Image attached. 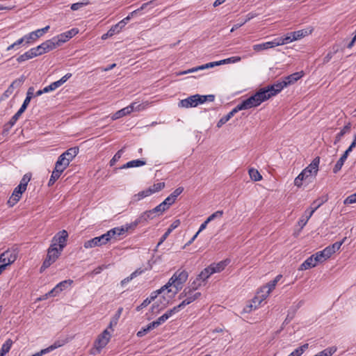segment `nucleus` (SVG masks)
<instances>
[{"instance_id":"obj_51","label":"nucleus","mask_w":356,"mask_h":356,"mask_svg":"<svg viewBox=\"0 0 356 356\" xmlns=\"http://www.w3.org/2000/svg\"><path fill=\"white\" fill-rule=\"evenodd\" d=\"M337 348L336 346H331L321 351L319 354L321 356H332L337 351Z\"/></svg>"},{"instance_id":"obj_14","label":"nucleus","mask_w":356,"mask_h":356,"mask_svg":"<svg viewBox=\"0 0 356 356\" xmlns=\"http://www.w3.org/2000/svg\"><path fill=\"white\" fill-rule=\"evenodd\" d=\"M26 190H24L21 186H17L15 188L11 196L8 200V204L10 207L15 205L21 199L22 195Z\"/></svg>"},{"instance_id":"obj_61","label":"nucleus","mask_w":356,"mask_h":356,"mask_svg":"<svg viewBox=\"0 0 356 356\" xmlns=\"http://www.w3.org/2000/svg\"><path fill=\"white\" fill-rule=\"evenodd\" d=\"M223 214V211H217L216 212H214L213 213H212L211 216H209L207 220L209 221V222L212 220H213L214 219L217 218H221Z\"/></svg>"},{"instance_id":"obj_62","label":"nucleus","mask_w":356,"mask_h":356,"mask_svg":"<svg viewBox=\"0 0 356 356\" xmlns=\"http://www.w3.org/2000/svg\"><path fill=\"white\" fill-rule=\"evenodd\" d=\"M215 99V95H200V101L201 104L204 103L205 102H213Z\"/></svg>"},{"instance_id":"obj_17","label":"nucleus","mask_w":356,"mask_h":356,"mask_svg":"<svg viewBox=\"0 0 356 356\" xmlns=\"http://www.w3.org/2000/svg\"><path fill=\"white\" fill-rule=\"evenodd\" d=\"M303 76V72H298L293 73L289 76L282 77L284 83H286V86H289L295 83L297 81L300 79Z\"/></svg>"},{"instance_id":"obj_41","label":"nucleus","mask_w":356,"mask_h":356,"mask_svg":"<svg viewBox=\"0 0 356 356\" xmlns=\"http://www.w3.org/2000/svg\"><path fill=\"white\" fill-rule=\"evenodd\" d=\"M204 284H205L200 279H199V277L197 276L195 280L193 282H191L190 286H187V288H189L191 289V292H194L198 288H200L202 285H204Z\"/></svg>"},{"instance_id":"obj_36","label":"nucleus","mask_w":356,"mask_h":356,"mask_svg":"<svg viewBox=\"0 0 356 356\" xmlns=\"http://www.w3.org/2000/svg\"><path fill=\"white\" fill-rule=\"evenodd\" d=\"M165 291H167V293H168L172 292V290H171V289H168V286L165 284V285H164V286H163L161 289H158V290H156V291H153V292L150 294L149 297H148V298H149V300H150L151 301H153V300H154V299H155V298H156V297H157L159 294H161V293H164Z\"/></svg>"},{"instance_id":"obj_59","label":"nucleus","mask_w":356,"mask_h":356,"mask_svg":"<svg viewBox=\"0 0 356 356\" xmlns=\"http://www.w3.org/2000/svg\"><path fill=\"white\" fill-rule=\"evenodd\" d=\"M136 222H137V225H145L148 220L145 216V214L143 213L140 216H138L135 220Z\"/></svg>"},{"instance_id":"obj_3","label":"nucleus","mask_w":356,"mask_h":356,"mask_svg":"<svg viewBox=\"0 0 356 356\" xmlns=\"http://www.w3.org/2000/svg\"><path fill=\"white\" fill-rule=\"evenodd\" d=\"M188 277V274L185 270H178L170 278L165 285L168 286V289H170V288L171 286L175 288V290L172 291V296H174L182 289L183 284L186 282Z\"/></svg>"},{"instance_id":"obj_56","label":"nucleus","mask_w":356,"mask_h":356,"mask_svg":"<svg viewBox=\"0 0 356 356\" xmlns=\"http://www.w3.org/2000/svg\"><path fill=\"white\" fill-rule=\"evenodd\" d=\"M313 257H314V259L316 261L317 264L322 263L327 259L325 257V256L323 254L322 250L318 251L316 253L314 254Z\"/></svg>"},{"instance_id":"obj_49","label":"nucleus","mask_w":356,"mask_h":356,"mask_svg":"<svg viewBox=\"0 0 356 356\" xmlns=\"http://www.w3.org/2000/svg\"><path fill=\"white\" fill-rule=\"evenodd\" d=\"M124 148L125 147H122V149H120V150H118L115 154V155L113 156V157L111 159L110 162H109V165L110 166H113L115 163L120 160V159L121 158L122 154L124 153Z\"/></svg>"},{"instance_id":"obj_20","label":"nucleus","mask_w":356,"mask_h":356,"mask_svg":"<svg viewBox=\"0 0 356 356\" xmlns=\"http://www.w3.org/2000/svg\"><path fill=\"white\" fill-rule=\"evenodd\" d=\"M216 66V65H215V62H211V63H206L204 65H200L197 67H195L188 69V70H186V71L180 72L179 73V75L186 74L188 73H193V72H197L199 70H206V69H209L210 67H213Z\"/></svg>"},{"instance_id":"obj_4","label":"nucleus","mask_w":356,"mask_h":356,"mask_svg":"<svg viewBox=\"0 0 356 356\" xmlns=\"http://www.w3.org/2000/svg\"><path fill=\"white\" fill-rule=\"evenodd\" d=\"M18 255V250L16 248L8 249L0 254V266L6 268L14 263Z\"/></svg>"},{"instance_id":"obj_58","label":"nucleus","mask_w":356,"mask_h":356,"mask_svg":"<svg viewBox=\"0 0 356 356\" xmlns=\"http://www.w3.org/2000/svg\"><path fill=\"white\" fill-rule=\"evenodd\" d=\"M137 226H138L137 222H136L135 221H133L131 223H127V224H125L124 225H122V227L124 228V233H125V232H127L129 231L134 230L137 227Z\"/></svg>"},{"instance_id":"obj_5","label":"nucleus","mask_w":356,"mask_h":356,"mask_svg":"<svg viewBox=\"0 0 356 356\" xmlns=\"http://www.w3.org/2000/svg\"><path fill=\"white\" fill-rule=\"evenodd\" d=\"M286 83H284L282 79L276 81L273 84L268 85L264 88H262L263 92L266 94L267 99L276 96L279 94L284 88H286Z\"/></svg>"},{"instance_id":"obj_26","label":"nucleus","mask_w":356,"mask_h":356,"mask_svg":"<svg viewBox=\"0 0 356 356\" xmlns=\"http://www.w3.org/2000/svg\"><path fill=\"white\" fill-rule=\"evenodd\" d=\"M70 163L69 159H67L61 154L58 156L55 163V167L58 169H62V170L64 171L69 166Z\"/></svg>"},{"instance_id":"obj_10","label":"nucleus","mask_w":356,"mask_h":356,"mask_svg":"<svg viewBox=\"0 0 356 356\" xmlns=\"http://www.w3.org/2000/svg\"><path fill=\"white\" fill-rule=\"evenodd\" d=\"M109 241L106 233L85 241L83 247L86 249L99 247L106 244Z\"/></svg>"},{"instance_id":"obj_30","label":"nucleus","mask_w":356,"mask_h":356,"mask_svg":"<svg viewBox=\"0 0 356 356\" xmlns=\"http://www.w3.org/2000/svg\"><path fill=\"white\" fill-rule=\"evenodd\" d=\"M144 272L143 270H141L140 268H138L134 272H133L129 276L127 277L126 278L123 279L120 282V284L122 287H124L127 284H128L130 281H131L134 278L136 277L137 276L141 275Z\"/></svg>"},{"instance_id":"obj_46","label":"nucleus","mask_w":356,"mask_h":356,"mask_svg":"<svg viewBox=\"0 0 356 356\" xmlns=\"http://www.w3.org/2000/svg\"><path fill=\"white\" fill-rule=\"evenodd\" d=\"M165 187L164 182H159L157 184H154L152 186H149L147 189L150 191V194H153L154 193L159 192L162 190Z\"/></svg>"},{"instance_id":"obj_43","label":"nucleus","mask_w":356,"mask_h":356,"mask_svg":"<svg viewBox=\"0 0 356 356\" xmlns=\"http://www.w3.org/2000/svg\"><path fill=\"white\" fill-rule=\"evenodd\" d=\"M250 179L254 181H260L262 179V176L259 171L254 168H250L248 170Z\"/></svg>"},{"instance_id":"obj_63","label":"nucleus","mask_w":356,"mask_h":356,"mask_svg":"<svg viewBox=\"0 0 356 356\" xmlns=\"http://www.w3.org/2000/svg\"><path fill=\"white\" fill-rule=\"evenodd\" d=\"M24 112H22V111H20L19 109L18 111L9 120L10 121V124H15L16 122L18 120V119L19 118V117L22 115V114Z\"/></svg>"},{"instance_id":"obj_35","label":"nucleus","mask_w":356,"mask_h":356,"mask_svg":"<svg viewBox=\"0 0 356 356\" xmlns=\"http://www.w3.org/2000/svg\"><path fill=\"white\" fill-rule=\"evenodd\" d=\"M122 311H123L122 307L118 308L115 314L113 316V318H111V320L110 321V323L108 325V328L113 329V327L118 324L119 318L122 314Z\"/></svg>"},{"instance_id":"obj_34","label":"nucleus","mask_w":356,"mask_h":356,"mask_svg":"<svg viewBox=\"0 0 356 356\" xmlns=\"http://www.w3.org/2000/svg\"><path fill=\"white\" fill-rule=\"evenodd\" d=\"M275 41H276V42H278V44H277V45L280 46V45L287 44L294 41V40L292 38V36H291L290 33H289L284 37L275 38Z\"/></svg>"},{"instance_id":"obj_21","label":"nucleus","mask_w":356,"mask_h":356,"mask_svg":"<svg viewBox=\"0 0 356 356\" xmlns=\"http://www.w3.org/2000/svg\"><path fill=\"white\" fill-rule=\"evenodd\" d=\"M282 275H277L274 280L269 282L266 286H264L261 289L266 292V296H268L270 292L275 289L276 284L282 278Z\"/></svg>"},{"instance_id":"obj_39","label":"nucleus","mask_w":356,"mask_h":356,"mask_svg":"<svg viewBox=\"0 0 356 356\" xmlns=\"http://www.w3.org/2000/svg\"><path fill=\"white\" fill-rule=\"evenodd\" d=\"M156 326L153 322L149 323L146 327H142L140 330H139L136 335L138 337H142L145 336L148 332L155 328Z\"/></svg>"},{"instance_id":"obj_11","label":"nucleus","mask_w":356,"mask_h":356,"mask_svg":"<svg viewBox=\"0 0 356 356\" xmlns=\"http://www.w3.org/2000/svg\"><path fill=\"white\" fill-rule=\"evenodd\" d=\"M267 297L268 296H266V292L261 289L260 291H259L257 295L252 299L253 304L247 305L244 308V311L245 312H250L252 311V308L256 309Z\"/></svg>"},{"instance_id":"obj_16","label":"nucleus","mask_w":356,"mask_h":356,"mask_svg":"<svg viewBox=\"0 0 356 356\" xmlns=\"http://www.w3.org/2000/svg\"><path fill=\"white\" fill-rule=\"evenodd\" d=\"M353 147H351V146L350 145L348 147V148L341 155L340 159L337 161V162L336 163V164L334 165V166L333 168V172L334 174L337 173L339 171L341 170L344 162L346 161V160L348 158V154H350V152H351L353 151Z\"/></svg>"},{"instance_id":"obj_8","label":"nucleus","mask_w":356,"mask_h":356,"mask_svg":"<svg viewBox=\"0 0 356 356\" xmlns=\"http://www.w3.org/2000/svg\"><path fill=\"white\" fill-rule=\"evenodd\" d=\"M57 47H58V44L57 42H56V40L54 38H52L49 40L44 41L40 45L33 47V49H35L37 55L38 56L45 53L49 52L50 51H52Z\"/></svg>"},{"instance_id":"obj_29","label":"nucleus","mask_w":356,"mask_h":356,"mask_svg":"<svg viewBox=\"0 0 356 356\" xmlns=\"http://www.w3.org/2000/svg\"><path fill=\"white\" fill-rule=\"evenodd\" d=\"M79 149L77 147H74L68 149L62 154L63 156L69 159V161H72L73 159L79 154Z\"/></svg>"},{"instance_id":"obj_2","label":"nucleus","mask_w":356,"mask_h":356,"mask_svg":"<svg viewBox=\"0 0 356 356\" xmlns=\"http://www.w3.org/2000/svg\"><path fill=\"white\" fill-rule=\"evenodd\" d=\"M319 163L320 158L318 156L314 159L311 163L303 169L302 171L295 178L294 185L300 188L302 186L303 181L311 183L317 175Z\"/></svg>"},{"instance_id":"obj_64","label":"nucleus","mask_w":356,"mask_h":356,"mask_svg":"<svg viewBox=\"0 0 356 356\" xmlns=\"http://www.w3.org/2000/svg\"><path fill=\"white\" fill-rule=\"evenodd\" d=\"M167 320H168L167 316H165L164 314H163L157 320L153 321V323L155 325L156 327H157L162 323H165Z\"/></svg>"},{"instance_id":"obj_55","label":"nucleus","mask_w":356,"mask_h":356,"mask_svg":"<svg viewBox=\"0 0 356 356\" xmlns=\"http://www.w3.org/2000/svg\"><path fill=\"white\" fill-rule=\"evenodd\" d=\"M89 3H90V1L88 0L81 1V2H77V3H72L71 5V10H72L74 11L78 10L81 9V8H83L86 6H88Z\"/></svg>"},{"instance_id":"obj_1","label":"nucleus","mask_w":356,"mask_h":356,"mask_svg":"<svg viewBox=\"0 0 356 356\" xmlns=\"http://www.w3.org/2000/svg\"><path fill=\"white\" fill-rule=\"evenodd\" d=\"M67 238L68 233L65 229L58 232L52 238L51 243L47 250V257L41 266V270L49 268L56 261L67 245Z\"/></svg>"},{"instance_id":"obj_53","label":"nucleus","mask_w":356,"mask_h":356,"mask_svg":"<svg viewBox=\"0 0 356 356\" xmlns=\"http://www.w3.org/2000/svg\"><path fill=\"white\" fill-rule=\"evenodd\" d=\"M249 109L245 100H243L236 107H234L231 111L235 115L237 112L242 110Z\"/></svg>"},{"instance_id":"obj_6","label":"nucleus","mask_w":356,"mask_h":356,"mask_svg":"<svg viewBox=\"0 0 356 356\" xmlns=\"http://www.w3.org/2000/svg\"><path fill=\"white\" fill-rule=\"evenodd\" d=\"M266 100L268 99L266 94L263 92L261 88L254 95L245 99L249 109L259 106L261 103Z\"/></svg>"},{"instance_id":"obj_18","label":"nucleus","mask_w":356,"mask_h":356,"mask_svg":"<svg viewBox=\"0 0 356 356\" xmlns=\"http://www.w3.org/2000/svg\"><path fill=\"white\" fill-rule=\"evenodd\" d=\"M229 261L227 259L220 261L218 263H213L210 264L208 267L210 268V270L211 273L214 274L216 273H220L222 271L225 267L228 265Z\"/></svg>"},{"instance_id":"obj_45","label":"nucleus","mask_w":356,"mask_h":356,"mask_svg":"<svg viewBox=\"0 0 356 356\" xmlns=\"http://www.w3.org/2000/svg\"><path fill=\"white\" fill-rule=\"evenodd\" d=\"M234 115V114L232 111H230L227 115L222 117L217 122V127L220 128L223 124L228 122Z\"/></svg>"},{"instance_id":"obj_42","label":"nucleus","mask_w":356,"mask_h":356,"mask_svg":"<svg viewBox=\"0 0 356 356\" xmlns=\"http://www.w3.org/2000/svg\"><path fill=\"white\" fill-rule=\"evenodd\" d=\"M149 192L150 191H149V189L147 188L146 190L142 191L134 195V196L133 197V200L136 202L140 201L143 198L151 195Z\"/></svg>"},{"instance_id":"obj_12","label":"nucleus","mask_w":356,"mask_h":356,"mask_svg":"<svg viewBox=\"0 0 356 356\" xmlns=\"http://www.w3.org/2000/svg\"><path fill=\"white\" fill-rule=\"evenodd\" d=\"M78 32H79V30L76 28H74V29H72L71 30H69L66 32L60 33V34L58 35L57 36L54 37V38L56 40V42H58V47H60L63 43H65V42H67L70 39H71L76 34H77Z\"/></svg>"},{"instance_id":"obj_15","label":"nucleus","mask_w":356,"mask_h":356,"mask_svg":"<svg viewBox=\"0 0 356 356\" xmlns=\"http://www.w3.org/2000/svg\"><path fill=\"white\" fill-rule=\"evenodd\" d=\"M111 338V334L105 330L101 334H99L95 341V346L97 348H103L108 343Z\"/></svg>"},{"instance_id":"obj_60","label":"nucleus","mask_w":356,"mask_h":356,"mask_svg":"<svg viewBox=\"0 0 356 356\" xmlns=\"http://www.w3.org/2000/svg\"><path fill=\"white\" fill-rule=\"evenodd\" d=\"M356 203V192L348 196L343 201L344 204H350Z\"/></svg>"},{"instance_id":"obj_9","label":"nucleus","mask_w":356,"mask_h":356,"mask_svg":"<svg viewBox=\"0 0 356 356\" xmlns=\"http://www.w3.org/2000/svg\"><path fill=\"white\" fill-rule=\"evenodd\" d=\"M201 104L200 95L196 94L191 95L188 97L181 99L178 103L179 108H193Z\"/></svg>"},{"instance_id":"obj_40","label":"nucleus","mask_w":356,"mask_h":356,"mask_svg":"<svg viewBox=\"0 0 356 356\" xmlns=\"http://www.w3.org/2000/svg\"><path fill=\"white\" fill-rule=\"evenodd\" d=\"M309 344L305 343L295 349L288 356H301L304 352L308 348Z\"/></svg>"},{"instance_id":"obj_54","label":"nucleus","mask_w":356,"mask_h":356,"mask_svg":"<svg viewBox=\"0 0 356 356\" xmlns=\"http://www.w3.org/2000/svg\"><path fill=\"white\" fill-rule=\"evenodd\" d=\"M23 45L24 46V40H23V38H21L19 39H18L17 41H15L14 43H13L12 44L9 45L6 50L7 51H10V50H12V49H17L19 48V46L20 45Z\"/></svg>"},{"instance_id":"obj_19","label":"nucleus","mask_w":356,"mask_h":356,"mask_svg":"<svg viewBox=\"0 0 356 356\" xmlns=\"http://www.w3.org/2000/svg\"><path fill=\"white\" fill-rule=\"evenodd\" d=\"M277 44H278V42H276L275 38L272 41H269V42H264V43H261V44H254L252 46V48L255 51H261L263 50H266L268 49H271V48L277 47Z\"/></svg>"},{"instance_id":"obj_7","label":"nucleus","mask_w":356,"mask_h":356,"mask_svg":"<svg viewBox=\"0 0 356 356\" xmlns=\"http://www.w3.org/2000/svg\"><path fill=\"white\" fill-rule=\"evenodd\" d=\"M144 106L142 104H138L136 102H133L129 106L118 111L115 112L111 117L112 120H115L122 117H124L128 114H130L131 112L134 111H140L144 108Z\"/></svg>"},{"instance_id":"obj_25","label":"nucleus","mask_w":356,"mask_h":356,"mask_svg":"<svg viewBox=\"0 0 356 356\" xmlns=\"http://www.w3.org/2000/svg\"><path fill=\"white\" fill-rule=\"evenodd\" d=\"M124 234V230L122 226L114 227L106 232L109 241H111L113 238H116L117 236H121Z\"/></svg>"},{"instance_id":"obj_27","label":"nucleus","mask_w":356,"mask_h":356,"mask_svg":"<svg viewBox=\"0 0 356 356\" xmlns=\"http://www.w3.org/2000/svg\"><path fill=\"white\" fill-rule=\"evenodd\" d=\"M317 262L314 259L313 254L308 257L300 266V270H307L311 268H314L317 265Z\"/></svg>"},{"instance_id":"obj_23","label":"nucleus","mask_w":356,"mask_h":356,"mask_svg":"<svg viewBox=\"0 0 356 356\" xmlns=\"http://www.w3.org/2000/svg\"><path fill=\"white\" fill-rule=\"evenodd\" d=\"M36 56H38V55H37V52H36L35 49H33V48H31L29 51H26L24 54L20 55L17 58V60L18 63H22L24 61L31 59Z\"/></svg>"},{"instance_id":"obj_37","label":"nucleus","mask_w":356,"mask_h":356,"mask_svg":"<svg viewBox=\"0 0 356 356\" xmlns=\"http://www.w3.org/2000/svg\"><path fill=\"white\" fill-rule=\"evenodd\" d=\"M201 296V293L200 292H192L190 295H188L186 296V298L184 299L183 301L181 302H185L186 303V306L192 303L193 302H194L195 300H197L198 298H200Z\"/></svg>"},{"instance_id":"obj_52","label":"nucleus","mask_w":356,"mask_h":356,"mask_svg":"<svg viewBox=\"0 0 356 356\" xmlns=\"http://www.w3.org/2000/svg\"><path fill=\"white\" fill-rule=\"evenodd\" d=\"M249 109L245 100H243L236 107H234L231 111L235 115L237 112L242 110Z\"/></svg>"},{"instance_id":"obj_32","label":"nucleus","mask_w":356,"mask_h":356,"mask_svg":"<svg viewBox=\"0 0 356 356\" xmlns=\"http://www.w3.org/2000/svg\"><path fill=\"white\" fill-rule=\"evenodd\" d=\"M312 31H307L305 29L298 30L293 32H290L291 36L293 38L294 41L300 40L308 34L311 33Z\"/></svg>"},{"instance_id":"obj_13","label":"nucleus","mask_w":356,"mask_h":356,"mask_svg":"<svg viewBox=\"0 0 356 356\" xmlns=\"http://www.w3.org/2000/svg\"><path fill=\"white\" fill-rule=\"evenodd\" d=\"M26 77L22 75L19 78L14 80L7 90L3 92V97L8 98L14 91V89L19 88L25 81Z\"/></svg>"},{"instance_id":"obj_44","label":"nucleus","mask_w":356,"mask_h":356,"mask_svg":"<svg viewBox=\"0 0 356 356\" xmlns=\"http://www.w3.org/2000/svg\"><path fill=\"white\" fill-rule=\"evenodd\" d=\"M73 283V280H66L62 281L56 284V289H58V291L61 292L62 291L66 289L67 287L70 286Z\"/></svg>"},{"instance_id":"obj_33","label":"nucleus","mask_w":356,"mask_h":356,"mask_svg":"<svg viewBox=\"0 0 356 356\" xmlns=\"http://www.w3.org/2000/svg\"><path fill=\"white\" fill-rule=\"evenodd\" d=\"M13 343V341L10 339H8L2 345L0 349V356H5L8 353Z\"/></svg>"},{"instance_id":"obj_24","label":"nucleus","mask_w":356,"mask_h":356,"mask_svg":"<svg viewBox=\"0 0 356 356\" xmlns=\"http://www.w3.org/2000/svg\"><path fill=\"white\" fill-rule=\"evenodd\" d=\"M145 164H146V161L144 160H140V159L132 160V161H130L126 163L120 168H116V170L140 167V166L145 165Z\"/></svg>"},{"instance_id":"obj_57","label":"nucleus","mask_w":356,"mask_h":356,"mask_svg":"<svg viewBox=\"0 0 356 356\" xmlns=\"http://www.w3.org/2000/svg\"><path fill=\"white\" fill-rule=\"evenodd\" d=\"M346 240V238H344L342 241L336 242L333 243L332 245H328V247L330 248V250L333 252H336L338 250L340 249L341 245L343 243L344 241Z\"/></svg>"},{"instance_id":"obj_50","label":"nucleus","mask_w":356,"mask_h":356,"mask_svg":"<svg viewBox=\"0 0 356 356\" xmlns=\"http://www.w3.org/2000/svg\"><path fill=\"white\" fill-rule=\"evenodd\" d=\"M31 178V175L29 173L25 174L23 177L22 178L19 186H21L24 190H26V187L28 185V183L30 181Z\"/></svg>"},{"instance_id":"obj_48","label":"nucleus","mask_w":356,"mask_h":356,"mask_svg":"<svg viewBox=\"0 0 356 356\" xmlns=\"http://www.w3.org/2000/svg\"><path fill=\"white\" fill-rule=\"evenodd\" d=\"M65 343V341L64 340H57L52 345L49 346V347L46 348V350L47 353L54 350L55 349L60 348L63 346Z\"/></svg>"},{"instance_id":"obj_31","label":"nucleus","mask_w":356,"mask_h":356,"mask_svg":"<svg viewBox=\"0 0 356 356\" xmlns=\"http://www.w3.org/2000/svg\"><path fill=\"white\" fill-rule=\"evenodd\" d=\"M350 127L351 124L349 122L341 129V131L335 136V139L334 141V145L339 143L341 140V138L350 130Z\"/></svg>"},{"instance_id":"obj_22","label":"nucleus","mask_w":356,"mask_h":356,"mask_svg":"<svg viewBox=\"0 0 356 356\" xmlns=\"http://www.w3.org/2000/svg\"><path fill=\"white\" fill-rule=\"evenodd\" d=\"M323 202L320 200H314L309 208L305 211V215H307V219H309L313 213L323 204Z\"/></svg>"},{"instance_id":"obj_38","label":"nucleus","mask_w":356,"mask_h":356,"mask_svg":"<svg viewBox=\"0 0 356 356\" xmlns=\"http://www.w3.org/2000/svg\"><path fill=\"white\" fill-rule=\"evenodd\" d=\"M213 273H211L210 270V268L208 266L205 268L204 270H202L200 273L197 275L199 277V279H200L204 284L207 282V280L212 275Z\"/></svg>"},{"instance_id":"obj_47","label":"nucleus","mask_w":356,"mask_h":356,"mask_svg":"<svg viewBox=\"0 0 356 356\" xmlns=\"http://www.w3.org/2000/svg\"><path fill=\"white\" fill-rule=\"evenodd\" d=\"M22 38L24 42V46H28L33 43L37 40L32 32L24 35Z\"/></svg>"},{"instance_id":"obj_28","label":"nucleus","mask_w":356,"mask_h":356,"mask_svg":"<svg viewBox=\"0 0 356 356\" xmlns=\"http://www.w3.org/2000/svg\"><path fill=\"white\" fill-rule=\"evenodd\" d=\"M63 172V171L62 169H58L55 167L49 180L48 186H53L54 183L59 179Z\"/></svg>"}]
</instances>
